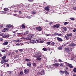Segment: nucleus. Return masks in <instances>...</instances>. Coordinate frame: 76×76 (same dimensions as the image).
I'll list each match as a JSON object with an SVG mask.
<instances>
[{"mask_svg":"<svg viewBox=\"0 0 76 76\" xmlns=\"http://www.w3.org/2000/svg\"><path fill=\"white\" fill-rule=\"evenodd\" d=\"M58 36H61V34L58 33Z\"/></svg>","mask_w":76,"mask_h":76,"instance_id":"obj_47","label":"nucleus"},{"mask_svg":"<svg viewBox=\"0 0 76 76\" xmlns=\"http://www.w3.org/2000/svg\"><path fill=\"white\" fill-rule=\"evenodd\" d=\"M67 66H68L70 68H73V66H72V64H70L69 63H67Z\"/></svg>","mask_w":76,"mask_h":76,"instance_id":"obj_8","label":"nucleus"},{"mask_svg":"<svg viewBox=\"0 0 76 76\" xmlns=\"http://www.w3.org/2000/svg\"><path fill=\"white\" fill-rule=\"evenodd\" d=\"M20 45H23V44L22 43H21L20 44Z\"/></svg>","mask_w":76,"mask_h":76,"instance_id":"obj_60","label":"nucleus"},{"mask_svg":"<svg viewBox=\"0 0 76 76\" xmlns=\"http://www.w3.org/2000/svg\"><path fill=\"white\" fill-rule=\"evenodd\" d=\"M3 35H4L3 33L0 34V36H3Z\"/></svg>","mask_w":76,"mask_h":76,"instance_id":"obj_56","label":"nucleus"},{"mask_svg":"<svg viewBox=\"0 0 76 76\" xmlns=\"http://www.w3.org/2000/svg\"><path fill=\"white\" fill-rule=\"evenodd\" d=\"M19 51H20L22 52L23 51V49H20Z\"/></svg>","mask_w":76,"mask_h":76,"instance_id":"obj_58","label":"nucleus"},{"mask_svg":"<svg viewBox=\"0 0 76 76\" xmlns=\"http://www.w3.org/2000/svg\"><path fill=\"white\" fill-rule=\"evenodd\" d=\"M36 29L37 31H41L42 30V29L40 26L36 27Z\"/></svg>","mask_w":76,"mask_h":76,"instance_id":"obj_5","label":"nucleus"},{"mask_svg":"<svg viewBox=\"0 0 76 76\" xmlns=\"http://www.w3.org/2000/svg\"><path fill=\"white\" fill-rule=\"evenodd\" d=\"M6 51V50L5 49L1 50V51H2L3 53H4V52H5Z\"/></svg>","mask_w":76,"mask_h":76,"instance_id":"obj_34","label":"nucleus"},{"mask_svg":"<svg viewBox=\"0 0 76 76\" xmlns=\"http://www.w3.org/2000/svg\"><path fill=\"white\" fill-rule=\"evenodd\" d=\"M9 29L7 28H4L3 31L4 32H6V31H8Z\"/></svg>","mask_w":76,"mask_h":76,"instance_id":"obj_20","label":"nucleus"},{"mask_svg":"<svg viewBox=\"0 0 76 76\" xmlns=\"http://www.w3.org/2000/svg\"><path fill=\"white\" fill-rule=\"evenodd\" d=\"M55 44V43H54V42H52L51 43V45H52V46H54V44Z\"/></svg>","mask_w":76,"mask_h":76,"instance_id":"obj_23","label":"nucleus"},{"mask_svg":"<svg viewBox=\"0 0 76 76\" xmlns=\"http://www.w3.org/2000/svg\"><path fill=\"white\" fill-rule=\"evenodd\" d=\"M35 41H37V42H39V40H38V39H36V40H35Z\"/></svg>","mask_w":76,"mask_h":76,"instance_id":"obj_52","label":"nucleus"},{"mask_svg":"<svg viewBox=\"0 0 76 76\" xmlns=\"http://www.w3.org/2000/svg\"><path fill=\"white\" fill-rule=\"evenodd\" d=\"M19 35H23V33H19Z\"/></svg>","mask_w":76,"mask_h":76,"instance_id":"obj_61","label":"nucleus"},{"mask_svg":"<svg viewBox=\"0 0 76 76\" xmlns=\"http://www.w3.org/2000/svg\"><path fill=\"white\" fill-rule=\"evenodd\" d=\"M57 40H58V41H60V42L63 41V39L58 37H57Z\"/></svg>","mask_w":76,"mask_h":76,"instance_id":"obj_14","label":"nucleus"},{"mask_svg":"<svg viewBox=\"0 0 76 76\" xmlns=\"http://www.w3.org/2000/svg\"><path fill=\"white\" fill-rule=\"evenodd\" d=\"M14 41L15 42H18V39L15 40Z\"/></svg>","mask_w":76,"mask_h":76,"instance_id":"obj_51","label":"nucleus"},{"mask_svg":"<svg viewBox=\"0 0 76 76\" xmlns=\"http://www.w3.org/2000/svg\"><path fill=\"white\" fill-rule=\"evenodd\" d=\"M69 49L71 50V51H72V50H73V48H69Z\"/></svg>","mask_w":76,"mask_h":76,"instance_id":"obj_57","label":"nucleus"},{"mask_svg":"<svg viewBox=\"0 0 76 76\" xmlns=\"http://www.w3.org/2000/svg\"><path fill=\"white\" fill-rule=\"evenodd\" d=\"M27 66L29 67H31V62H28L27 63Z\"/></svg>","mask_w":76,"mask_h":76,"instance_id":"obj_18","label":"nucleus"},{"mask_svg":"<svg viewBox=\"0 0 76 76\" xmlns=\"http://www.w3.org/2000/svg\"><path fill=\"white\" fill-rule=\"evenodd\" d=\"M54 34V35L56 36L58 35V33H55Z\"/></svg>","mask_w":76,"mask_h":76,"instance_id":"obj_53","label":"nucleus"},{"mask_svg":"<svg viewBox=\"0 0 76 76\" xmlns=\"http://www.w3.org/2000/svg\"><path fill=\"white\" fill-rule=\"evenodd\" d=\"M8 10V8H4V11H7V10Z\"/></svg>","mask_w":76,"mask_h":76,"instance_id":"obj_30","label":"nucleus"},{"mask_svg":"<svg viewBox=\"0 0 76 76\" xmlns=\"http://www.w3.org/2000/svg\"><path fill=\"white\" fill-rule=\"evenodd\" d=\"M67 24V22H65L64 23V25H66Z\"/></svg>","mask_w":76,"mask_h":76,"instance_id":"obj_62","label":"nucleus"},{"mask_svg":"<svg viewBox=\"0 0 76 76\" xmlns=\"http://www.w3.org/2000/svg\"><path fill=\"white\" fill-rule=\"evenodd\" d=\"M25 4H27V5H26V7H29V4H26L25 3Z\"/></svg>","mask_w":76,"mask_h":76,"instance_id":"obj_31","label":"nucleus"},{"mask_svg":"<svg viewBox=\"0 0 76 76\" xmlns=\"http://www.w3.org/2000/svg\"><path fill=\"white\" fill-rule=\"evenodd\" d=\"M36 60L41 61V58H39V57L38 58H37L36 59Z\"/></svg>","mask_w":76,"mask_h":76,"instance_id":"obj_22","label":"nucleus"},{"mask_svg":"<svg viewBox=\"0 0 76 76\" xmlns=\"http://www.w3.org/2000/svg\"><path fill=\"white\" fill-rule=\"evenodd\" d=\"M28 1H30V2H32V1H34V0H28Z\"/></svg>","mask_w":76,"mask_h":76,"instance_id":"obj_50","label":"nucleus"},{"mask_svg":"<svg viewBox=\"0 0 76 76\" xmlns=\"http://www.w3.org/2000/svg\"><path fill=\"white\" fill-rule=\"evenodd\" d=\"M23 72H20V73L19 74L20 75H23Z\"/></svg>","mask_w":76,"mask_h":76,"instance_id":"obj_37","label":"nucleus"},{"mask_svg":"<svg viewBox=\"0 0 76 76\" xmlns=\"http://www.w3.org/2000/svg\"><path fill=\"white\" fill-rule=\"evenodd\" d=\"M73 76H76V74H74L73 75Z\"/></svg>","mask_w":76,"mask_h":76,"instance_id":"obj_64","label":"nucleus"},{"mask_svg":"<svg viewBox=\"0 0 76 76\" xmlns=\"http://www.w3.org/2000/svg\"><path fill=\"white\" fill-rule=\"evenodd\" d=\"M33 37H34V35L32 34H29L28 36V39L29 40H31V38H33Z\"/></svg>","mask_w":76,"mask_h":76,"instance_id":"obj_6","label":"nucleus"},{"mask_svg":"<svg viewBox=\"0 0 76 76\" xmlns=\"http://www.w3.org/2000/svg\"><path fill=\"white\" fill-rule=\"evenodd\" d=\"M67 36L68 37H71L72 35V34H67Z\"/></svg>","mask_w":76,"mask_h":76,"instance_id":"obj_28","label":"nucleus"},{"mask_svg":"<svg viewBox=\"0 0 76 76\" xmlns=\"http://www.w3.org/2000/svg\"><path fill=\"white\" fill-rule=\"evenodd\" d=\"M21 27L23 29H24L25 28V26L24 24H22L21 25Z\"/></svg>","mask_w":76,"mask_h":76,"instance_id":"obj_24","label":"nucleus"},{"mask_svg":"<svg viewBox=\"0 0 76 76\" xmlns=\"http://www.w3.org/2000/svg\"><path fill=\"white\" fill-rule=\"evenodd\" d=\"M54 63H57V62H58V61L56 60H54Z\"/></svg>","mask_w":76,"mask_h":76,"instance_id":"obj_48","label":"nucleus"},{"mask_svg":"<svg viewBox=\"0 0 76 76\" xmlns=\"http://www.w3.org/2000/svg\"><path fill=\"white\" fill-rule=\"evenodd\" d=\"M73 72H74V73L76 72V68H75L73 69Z\"/></svg>","mask_w":76,"mask_h":76,"instance_id":"obj_25","label":"nucleus"},{"mask_svg":"<svg viewBox=\"0 0 76 76\" xmlns=\"http://www.w3.org/2000/svg\"><path fill=\"white\" fill-rule=\"evenodd\" d=\"M76 31V29L73 30V32H75Z\"/></svg>","mask_w":76,"mask_h":76,"instance_id":"obj_63","label":"nucleus"},{"mask_svg":"<svg viewBox=\"0 0 76 76\" xmlns=\"http://www.w3.org/2000/svg\"><path fill=\"white\" fill-rule=\"evenodd\" d=\"M47 44L48 45H50V43H51V42H47Z\"/></svg>","mask_w":76,"mask_h":76,"instance_id":"obj_45","label":"nucleus"},{"mask_svg":"<svg viewBox=\"0 0 76 76\" xmlns=\"http://www.w3.org/2000/svg\"><path fill=\"white\" fill-rule=\"evenodd\" d=\"M64 51H67V48H66L64 49Z\"/></svg>","mask_w":76,"mask_h":76,"instance_id":"obj_44","label":"nucleus"},{"mask_svg":"<svg viewBox=\"0 0 76 76\" xmlns=\"http://www.w3.org/2000/svg\"><path fill=\"white\" fill-rule=\"evenodd\" d=\"M70 19L72 20H75V19L73 18H70Z\"/></svg>","mask_w":76,"mask_h":76,"instance_id":"obj_35","label":"nucleus"},{"mask_svg":"<svg viewBox=\"0 0 76 76\" xmlns=\"http://www.w3.org/2000/svg\"><path fill=\"white\" fill-rule=\"evenodd\" d=\"M60 26V25L59 24H56V25H54L53 26V28H54L55 29H56V28H58L59 26Z\"/></svg>","mask_w":76,"mask_h":76,"instance_id":"obj_4","label":"nucleus"},{"mask_svg":"<svg viewBox=\"0 0 76 76\" xmlns=\"http://www.w3.org/2000/svg\"><path fill=\"white\" fill-rule=\"evenodd\" d=\"M6 58V56H4L2 57V61L1 62V64H3L4 63H6V62H7V61H8V60L5 59Z\"/></svg>","mask_w":76,"mask_h":76,"instance_id":"obj_1","label":"nucleus"},{"mask_svg":"<svg viewBox=\"0 0 76 76\" xmlns=\"http://www.w3.org/2000/svg\"><path fill=\"white\" fill-rule=\"evenodd\" d=\"M30 42L31 44H35V43H36V41H35L34 40H31L30 41Z\"/></svg>","mask_w":76,"mask_h":76,"instance_id":"obj_13","label":"nucleus"},{"mask_svg":"<svg viewBox=\"0 0 76 76\" xmlns=\"http://www.w3.org/2000/svg\"><path fill=\"white\" fill-rule=\"evenodd\" d=\"M72 9L75 10H76V7H74L72 8Z\"/></svg>","mask_w":76,"mask_h":76,"instance_id":"obj_42","label":"nucleus"},{"mask_svg":"<svg viewBox=\"0 0 76 76\" xmlns=\"http://www.w3.org/2000/svg\"><path fill=\"white\" fill-rule=\"evenodd\" d=\"M16 45L17 46L20 45V43H17V44H16Z\"/></svg>","mask_w":76,"mask_h":76,"instance_id":"obj_39","label":"nucleus"},{"mask_svg":"<svg viewBox=\"0 0 76 76\" xmlns=\"http://www.w3.org/2000/svg\"><path fill=\"white\" fill-rule=\"evenodd\" d=\"M53 65H54V66H55V67H58V66L59 65V64L57 63H55Z\"/></svg>","mask_w":76,"mask_h":76,"instance_id":"obj_19","label":"nucleus"},{"mask_svg":"<svg viewBox=\"0 0 76 76\" xmlns=\"http://www.w3.org/2000/svg\"><path fill=\"white\" fill-rule=\"evenodd\" d=\"M29 34V31H26L25 32V33L23 34V35L26 36Z\"/></svg>","mask_w":76,"mask_h":76,"instance_id":"obj_16","label":"nucleus"},{"mask_svg":"<svg viewBox=\"0 0 76 76\" xmlns=\"http://www.w3.org/2000/svg\"><path fill=\"white\" fill-rule=\"evenodd\" d=\"M53 23H54L53 22H51L49 23V25H53Z\"/></svg>","mask_w":76,"mask_h":76,"instance_id":"obj_27","label":"nucleus"},{"mask_svg":"<svg viewBox=\"0 0 76 76\" xmlns=\"http://www.w3.org/2000/svg\"><path fill=\"white\" fill-rule=\"evenodd\" d=\"M32 14H35V13H36V12H35V11H33L32 12Z\"/></svg>","mask_w":76,"mask_h":76,"instance_id":"obj_41","label":"nucleus"},{"mask_svg":"<svg viewBox=\"0 0 76 76\" xmlns=\"http://www.w3.org/2000/svg\"><path fill=\"white\" fill-rule=\"evenodd\" d=\"M68 45V46H71V47H74V46H76V44H74L73 43H72L70 44H69V45Z\"/></svg>","mask_w":76,"mask_h":76,"instance_id":"obj_9","label":"nucleus"},{"mask_svg":"<svg viewBox=\"0 0 76 76\" xmlns=\"http://www.w3.org/2000/svg\"><path fill=\"white\" fill-rule=\"evenodd\" d=\"M26 40H29V39L28 37L26 38Z\"/></svg>","mask_w":76,"mask_h":76,"instance_id":"obj_54","label":"nucleus"},{"mask_svg":"<svg viewBox=\"0 0 76 76\" xmlns=\"http://www.w3.org/2000/svg\"><path fill=\"white\" fill-rule=\"evenodd\" d=\"M17 40H18V42H20L22 41V40H20V39H17Z\"/></svg>","mask_w":76,"mask_h":76,"instance_id":"obj_38","label":"nucleus"},{"mask_svg":"<svg viewBox=\"0 0 76 76\" xmlns=\"http://www.w3.org/2000/svg\"><path fill=\"white\" fill-rule=\"evenodd\" d=\"M63 66V64L61 63V64H60V66Z\"/></svg>","mask_w":76,"mask_h":76,"instance_id":"obj_43","label":"nucleus"},{"mask_svg":"<svg viewBox=\"0 0 76 76\" xmlns=\"http://www.w3.org/2000/svg\"><path fill=\"white\" fill-rule=\"evenodd\" d=\"M44 70L43 69L41 72V75H44Z\"/></svg>","mask_w":76,"mask_h":76,"instance_id":"obj_21","label":"nucleus"},{"mask_svg":"<svg viewBox=\"0 0 76 76\" xmlns=\"http://www.w3.org/2000/svg\"><path fill=\"white\" fill-rule=\"evenodd\" d=\"M41 56L40 55V54L38 52H37L35 53V54L34 55L33 57H35L36 58H38V57H41Z\"/></svg>","mask_w":76,"mask_h":76,"instance_id":"obj_2","label":"nucleus"},{"mask_svg":"<svg viewBox=\"0 0 76 76\" xmlns=\"http://www.w3.org/2000/svg\"><path fill=\"white\" fill-rule=\"evenodd\" d=\"M25 61H30V60L29 59H25Z\"/></svg>","mask_w":76,"mask_h":76,"instance_id":"obj_33","label":"nucleus"},{"mask_svg":"<svg viewBox=\"0 0 76 76\" xmlns=\"http://www.w3.org/2000/svg\"><path fill=\"white\" fill-rule=\"evenodd\" d=\"M70 49H69V48H67V51H68V52H69V51H70Z\"/></svg>","mask_w":76,"mask_h":76,"instance_id":"obj_49","label":"nucleus"},{"mask_svg":"<svg viewBox=\"0 0 76 76\" xmlns=\"http://www.w3.org/2000/svg\"><path fill=\"white\" fill-rule=\"evenodd\" d=\"M24 72L25 74H27V73H28L29 72V69H25L24 70Z\"/></svg>","mask_w":76,"mask_h":76,"instance_id":"obj_3","label":"nucleus"},{"mask_svg":"<svg viewBox=\"0 0 76 76\" xmlns=\"http://www.w3.org/2000/svg\"><path fill=\"white\" fill-rule=\"evenodd\" d=\"M42 50L43 51H47V48H43Z\"/></svg>","mask_w":76,"mask_h":76,"instance_id":"obj_26","label":"nucleus"},{"mask_svg":"<svg viewBox=\"0 0 76 76\" xmlns=\"http://www.w3.org/2000/svg\"><path fill=\"white\" fill-rule=\"evenodd\" d=\"M9 35L8 34L5 35L2 37L3 38H9Z\"/></svg>","mask_w":76,"mask_h":76,"instance_id":"obj_17","label":"nucleus"},{"mask_svg":"<svg viewBox=\"0 0 76 76\" xmlns=\"http://www.w3.org/2000/svg\"><path fill=\"white\" fill-rule=\"evenodd\" d=\"M36 65H37V64L35 63H34L33 64V67H35Z\"/></svg>","mask_w":76,"mask_h":76,"instance_id":"obj_32","label":"nucleus"},{"mask_svg":"<svg viewBox=\"0 0 76 76\" xmlns=\"http://www.w3.org/2000/svg\"><path fill=\"white\" fill-rule=\"evenodd\" d=\"M50 7L49 6H47L45 7L44 9L45 10H47V11H49L50 10Z\"/></svg>","mask_w":76,"mask_h":76,"instance_id":"obj_11","label":"nucleus"},{"mask_svg":"<svg viewBox=\"0 0 76 76\" xmlns=\"http://www.w3.org/2000/svg\"><path fill=\"white\" fill-rule=\"evenodd\" d=\"M63 45H62L61 46L59 47L58 48V50H63Z\"/></svg>","mask_w":76,"mask_h":76,"instance_id":"obj_12","label":"nucleus"},{"mask_svg":"<svg viewBox=\"0 0 76 76\" xmlns=\"http://www.w3.org/2000/svg\"><path fill=\"white\" fill-rule=\"evenodd\" d=\"M9 42H4L2 44L3 45H7V44H8Z\"/></svg>","mask_w":76,"mask_h":76,"instance_id":"obj_15","label":"nucleus"},{"mask_svg":"<svg viewBox=\"0 0 76 76\" xmlns=\"http://www.w3.org/2000/svg\"><path fill=\"white\" fill-rule=\"evenodd\" d=\"M46 49L47 50H48V51H50V49L48 48H47Z\"/></svg>","mask_w":76,"mask_h":76,"instance_id":"obj_40","label":"nucleus"},{"mask_svg":"<svg viewBox=\"0 0 76 76\" xmlns=\"http://www.w3.org/2000/svg\"><path fill=\"white\" fill-rule=\"evenodd\" d=\"M60 72L61 75H63V74H64V73L65 74H66L67 73V71L65 70L64 72L63 71H60Z\"/></svg>","mask_w":76,"mask_h":76,"instance_id":"obj_7","label":"nucleus"},{"mask_svg":"<svg viewBox=\"0 0 76 76\" xmlns=\"http://www.w3.org/2000/svg\"><path fill=\"white\" fill-rule=\"evenodd\" d=\"M13 26L12 25H7L6 26V27L7 28H9L10 29L11 28H12V27Z\"/></svg>","mask_w":76,"mask_h":76,"instance_id":"obj_10","label":"nucleus"},{"mask_svg":"<svg viewBox=\"0 0 76 76\" xmlns=\"http://www.w3.org/2000/svg\"><path fill=\"white\" fill-rule=\"evenodd\" d=\"M66 45V44L64 45V47H65V48H66V47H67V46Z\"/></svg>","mask_w":76,"mask_h":76,"instance_id":"obj_55","label":"nucleus"},{"mask_svg":"<svg viewBox=\"0 0 76 76\" xmlns=\"http://www.w3.org/2000/svg\"><path fill=\"white\" fill-rule=\"evenodd\" d=\"M0 41H3V39L2 38H0Z\"/></svg>","mask_w":76,"mask_h":76,"instance_id":"obj_46","label":"nucleus"},{"mask_svg":"<svg viewBox=\"0 0 76 76\" xmlns=\"http://www.w3.org/2000/svg\"><path fill=\"white\" fill-rule=\"evenodd\" d=\"M62 28H63L64 29V31H66L67 29V28L65 27H63Z\"/></svg>","mask_w":76,"mask_h":76,"instance_id":"obj_29","label":"nucleus"},{"mask_svg":"<svg viewBox=\"0 0 76 76\" xmlns=\"http://www.w3.org/2000/svg\"><path fill=\"white\" fill-rule=\"evenodd\" d=\"M59 62H60V63L62 62V61H61V60L60 59H59Z\"/></svg>","mask_w":76,"mask_h":76,"instance_id":"obj_59","label":"nucleus"},{"mask_svg":"<svg viewBox=\"0 0 76 76\" xmlns=\"http://www.w3.org/2000/svg\"><path fill=\"white\" fill-rule=\"evenodd\" d=\"M43 42H44V41L43 40H41L39 41V42L40 43H43Z\"/></svg>","mask_w":76,"mask_h":76,"instance_id":"obj_36","label":"nucleus"}]
</instances>
